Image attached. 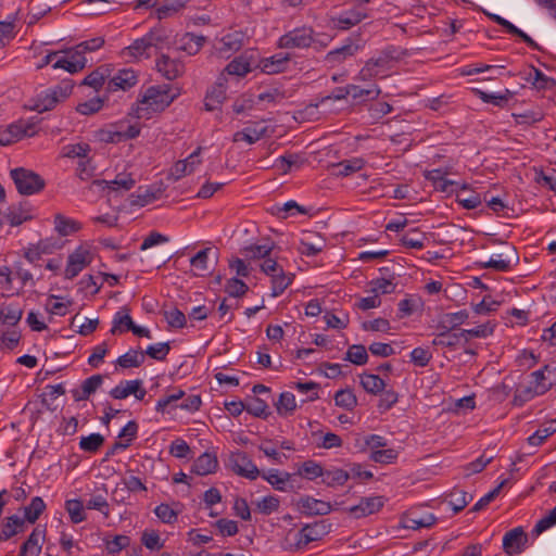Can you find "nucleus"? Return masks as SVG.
Listing matches in <instances>:
<instances>
[{
    "label": "nucleus",
    "instance_id": "obj_1",
    "mask_svg": "<svg viewBox=\"0 0 556 556\" xmlns=\"http://www.w3.org/2000/svg\"><path fill=\"white\" fill-rule=\"evenodd\" d=\"M176 97L169 85L151 86L142 94L134 113L137 118H149L151 113L164 111Z\"/></svg>",
    "mask_w": 556,
    "mask_h": 556
},
{
    "label": "nucleus",
    "instance_id": "obj_2",
    "mask_svg": "<svg viewBox=\"0 0 556 556\" xmlns=\"http://www.w3.org/2000/svg\"><path fill=\"white\" fill-rule=\"evenodd\" d=\"M329 525L318 521L305 525L298 531H289L283 540L282 548L289 552L304 549L309 543L321 540L328 533Z\"/></svg>",
    "mask_w": 556,
    "mask_h": 556
},
{
    "label": "nucleus",
    "instance_id": "obj_3",
    "mask_svg": "<svg viewBox=\"0 0 556 556\" xmlns=\"http://www.w3.org/2000/svg\"><path fill=\"white\" fill-rule=\"evenodd\" d=\"M74 88V83L71 79H64L54 87H51L34 100L31 109L40 113L54 109L60 102L67 99Z\"/></svg>",
    "mask_w": 556,
    "mask_h": 556
},
{
    "label": "nucleus",
    "instance_id": "obj_4",
    "mask_svg": "<svg viewBox=\"0 0 556 556\" xmlns=\"http://www.w3.org/2000/svg\"><path fill=\"white\" fill-rule=\"evenodd\" d=\"M393 61V51L389 49L383 50L365 63L355 79L368 81L376 77H386L392 67Z\"/></svg>",
    "mask_w": 556,
    "mask_h": 556
},
{
    "label": "nucleus",
    "instance_id": "obj_5",
    "mask_svg": "<svg viewBox=\"0 0 556 556\" xmlns=\"http://www.w3.org/2000/svg\"><path fill=\"white\" fill-rule=\"evenodd\" d=\"M10 175L15 184L17 191L23 195H31L38 193L46 186L45 179L40 175L24 167L12 169Z\"/></svg>",
    "mask_w": 556,
    "mask_h": 556
},
{
    "label": "nucleus",
    "instance_id": "obj_6",
    "mask_svg": "<svg viewBox=\"0 0 556 556\" xmlns=\"http://www.w3.org/2000/svg\"><path fill=\"white\" fill-rule=\"evenodd\" d=\"M314 42V30L309 26L296 27L279 38L278 46L282 49H305Z\"/></svg>",
    "mask_w": 556,
    "mask_h": 556
},
{
    "label": "nucleus",
    "instance_id": "obj_7",
    "mask_svg": "<svg viewBox=\"0 0 556 556\" xmlns=\"http://www.w3.org/2000/svg\"><path fill=\"white\" fill-rule=\"evenodd\" d=\"M519 262L518 252L515 247L510 244H504L502 250L491 257L489 261L481 263L484 268H492L497 271L506 273L511 269L514 265Z\"/></svg>",
    "mask_w": 556,
    "mask_h": 556
},
{
    "label": "nucleus",
    "instance_id": "obj_8",
    "mask_svg": "<svg viewBox=\"0 0 556 556\" xmlns=\"http://www.w3.org/2000/svg\"><path fill=\"white\" fill-rule=\"evenodd\" d=\"M159 38L155 34L149 33L142 38L136 39L130 46L122 50V55L125 59L140 60L142 58H150V50L156 45Z\"/></svg>",
    "mask_w": 556,
    "mask_h": 556
},
{
    "label": "nucleus",
    "instance_id": "obj_9",
    "mask_svg": "<svg viewBox=\"0 0 556 556\" xmlns=\"http://www.w3.org/2000/svg\"><path fill=\"white\" fill-rule=\"evenodd\" d=\"M528 534L522 527L507 531L503 536V549L508 556L521 554L528 545Z\"/></svg>",
    "mask_w": 556,
    "mask_h": 556
},
{
    "label": "nucleus",
    "instance_id": "obj_10",
    "mask_svg": "<svg viewBox=\"0 0 556 556\" xmlns=\"http://www.w3.org/2000/svg\"><path fill=\"white\" fill-rule=\"evenodd\" d=\"M229 462L231 469L241 477L255 480L260 476L258 468L244 452L232 453Z\"/></svg>",
    "mask_w": 556,
    "mask_h": 556
},
{
    "label": "nucleus",
    "instance_id": "obj_11",
    "mask_svg": "<svg viewBox=\"0 0 556 556\" xmlns=\"http://www.w3.org/2000/svg\"><path fill=\"white\" fill-rule=\"evenodd\" d=\"M156 70L167 80H174L185 73V64L179 59H172L167 54H161L156 60Z\"/></svg>",
    "mask_w": 556,
    "mask_h": 556
},
{
    "label": "nucleus",
    "instance_id": "obj_12",
    "mask_svg": "<svg viewBox=\"0 0 556 556\" xmlns=\"http://www.w3.org/2000/svg\"><path fill=\"white\" fill-rule=\"evenodd\" d=\"M91 262V254L84 248L76 249L70 254L65 268V278L73 279Z\"/></svg>",
    "mask_w": 556,
    "mask_h": 556
},
{
    "label": "nucleus",
    "instance_id": "obj_13",
    "mask_svg": "<svg viewBox=\"0 0 556 556\" xmlns=\"http://www.w3.org/2000/svg\"><path fill=\"white\" fill-rule=\"evenodd\" d=\"M224 74L218 77L217 83L206 92L204 99V108L206 111H215L220 108L223 102L226 100V87H225Z\"/></svg>",
    "mask_w": 556,
    "mask_h": 556
},
{
    "label": "nucleus",
    "instance_id": "obj_14",
    "mask_svg": "<svg viewBox=\"0 0 556 556\" xmlns=\"http://www.w3.org/2000/svg\"><path fill=\"white\" fill-rule=\"evenodd\" d=\"M384 505L382 496L363 497L359 504L350 507L349 511L356 518L366 517L379 511Z\"/></svg>",
    "mask_w": 556,
    "mask_h": 556
},
{
    "label": "nucleus",
    "instance_id": "obj_15",
    "mask_svg": "<svg viewBox=\"0 0 556 556\" xmlns=\"http://www.w3.org/2000/svg\"><path fill=\"white\" fill-rule=\"evenodd\" d=\"M201 150H202V148L199 147L188 157H186L185 160L178 161L173 166L170 174H172V176H174V178L176 180L194 172L197 165H199L201 163V160H200Z\"/></svg>",
    "mask_w": 556,
    "mask_h": 556
},
{
    "label": "nucleus",
    "instance_id": "obj_16",
    "mask_svg": "<svg viewBox=\"0 0 556 556\" xmlns=\"http://www.w3.org/2000/svg\"><path fill=\"white\" fill-rule=\"evenodd\" d=\"M137 74L131 68L119 70L108 83L109 91L127 90L137 84Z\"/></svg>",
    "mask_w": 556,
    "mask_h": 556
},
{
    "label": "nucleus",
    "instance_id": "obj_17",
    "mask_svg": "<svg viewBox=\"0 0 556 556\" xmlns=\"http://www.w3.org/2000/svg\"><path fill=\"white\" fill-rule=\"evenodd\" d=\"M265 137H269L268 127L254 124L253 126H248L244 129L235 132L232 136V141H245L249 144H253Z\"/></svg>",
    "mask_w": 556,
    "mask_h": 556
},
{
    "label": "nucleus",
    "instance_id": "obj_18",
    "mask_svg": "<svg viewBox=\"0 0 556 556\" xmlns=\"http://www.w3.org/2000/svg\"><path fill=\"white\" fill-rule=\"evenodd\" d=\"M358 49L359 46L350 39L340 48L329 51L325 56V61L331 66L341 64L348 58L353 56Z\"/></svg>",
    "mask_w": 556,
    "mask_h": 556
},
{
    "label": "nucleus",
    "instance_id": "obj_19",
    "mask_svg": "<svg viewBox=\"0 0 556 556\" xmlns=\"http://www.w3.org/2000/svg\"><path fill=\"white\" fill-rule=\"evenodd\" d=\"M218 467V460L215 454L203 453L200 455L192 465V472L199 476H206L215 472Z\"/></svg>",
    "mask_w": 556,
    "mask_h": 556
},
{
    "label": "nucleus",
    "instance_id": "obj_20",
    "mask_svg": "<svg viewBox=\"0 0 556 556\" xmlns=\"http://www.w3.org/2000/svg\"><path fill=\"white\" fill-rule=\"evenodd\" d=\"M205 42V37L193 33L184 34L178 40V49L187 52L189 55H195Z\"/></svg>",
    "mask_w": 556,
    "mask_h": 556
},
{
    "label": "nucleus",
    "instance_id": "obj_21",
    "mask_svg": "<svg viewBox=\"0 0 556 556\" xmlns=\"http://www.w3.org/2000/svg\"><path fill=\"white\" fill-rule=\"evenodd\" d=\"M290 61L288 53H277L262 61L261 68L266 74H277L283 72Z\"/></svg>",
    "mask_w": 556,
    "mask_h": 556
},
{
    "label": "nucleus",
    "instance_id": "obj_22",
    "mask_svg": "<svg viewBox=\"0 0 556 556\" xmlns=\"http://www.w3.org/2000/svg\"><path fill=\"white\" fill-rule=\"evenodd\" d=\"M43 536L45 531L35 528L22 544L18 556H38L41 552L40 539H43Z\"/></svg>",
    "mask_w": 556,
    "mask_h": 556
},
{
    "label": "nucleus",
    "instance_id": "obj_23",
    "mask_svg": "<svg viewBox=\"0 0 556 556\" xmlns=\"http://www.w3.org/2000/svg\"><path fill=\"white\" fill-rule=\"evenodd\" d=\"M438 328L441 329V331L432 341V344L435 346L454 348L460 342L462 339H464L463 336H459V331L455 332L447 326L440 325Z\"/></svg>",
    "mask_w": 556,
    "mask_h": 556
},
{
    "label": "nucleus",
    "instance_id": "obj_24",
    "mask_svg": "<svg viewBox=\"0 0 556 556\" xmlns=\"http://www.w3.org/2000/svg\"><path fill=\"white\" fill-rule=\"evenodd\" d=\"M96 182L104 185L105 188L112 191H128L135 187L136 180L129 173H119L113 180H101Z\"/></svg>",
    "mask_w": 556,
    "mask_h": 556
},
{
    "label": "nucleus",
    "instance_id": "obj_25",
    "mask_svg": "<svg viewBox=\"0 0 556 556\" xmlns=\"http://www.w3.org/2000/svg\"><path fill=\"white\" fill-rule=\"evenodd\" d=\"M526 80L533 85L538 90L552 89L556 85V80L546 76L539 68L531 66L527 74Z\"/></svg>",
    "mask_w": 556,
    "mask_h": 556
},
{
    "label": "nucleus",
    "instance_id": "obj_26",
    "mask_svg": "<svg viewBox=\"0 0 556 556\" xmlns=\"http://www.w3.org/2000/svg\"><path fill=\"white\" fill-rule=\"evenodd\" d=\"M23 316V309L13 303H3L0 306V324L7 326H15Z\"/></svg>",
    "mask_w": 556,
    "mask_h": 556
},
{
    "label": "nucleus",
    "instance_id": "obj_27",
    "mask_svg": "<svg viewBox=\"0 0 556 556\" xmlns=\"http://www.w3.org/2000/svg\"><path fill=\"white\" fill-rule=\"evenodd\" d=\"M30 218L29 210L23 203L9 206L7 213H4V220L7 219L13 227L20 226Z\"/></svg>",
    "mask_w": 556,
    "mask_h": 556
},
{
    "label": "nucleus",
    "instance_id": "obj_28",
    "mask_svg": "<svg viewBox=\"0 0 556 556\" xmlns=\"http://www.w3.org/2000/svg\"><path fill=\"white\" fill-rule=\"evenodd\" d=\"M437 521V518L433 514H424L417 515L415 513H410L406 516L404 521V527L407 529L418 530L421 528H430Z\"/></svg>",
    "mask_w": 556,
    "mask_h": 556
},
{
    "label": "nucleus",
    "instance_id": "obj_29",
    "mask_svg": "<svg viewBox=\"0 0 556 556\" xmlns=\"http://www.w3.org/2000/svg\"><path fill=\"white\" fill-rule=\"evenodd\" d=\"M243 46V35L239 31L225 35L220 39L219 52L229 54L239 51Z\"/></svg>",
    "mask_w": 556,
    "mask_h": 556
},
{
    "label": "nucleus",
    "instance_id": "obj_30",
    "mask_svg": "<svg viewBox=\"0 0 556 556\" xmlns=\"http://www.w3.org/2000/svg\"><path fill=\"white\" fill-rule=\"evenodd\" d=\"M54 228L59 235L65 237L77 232L81 225L77 220L58 213L54 215Z\"/></svg>",
    "mask_w": 556,
    "mask_h": 556
},
{
    "label": "nucleus",
    "instance_id": "obj_31",
    "mask_svg": "<svg viewBox=\"0 0 556 556\" xmlns=\"http://www.w3.org/2000/svg\"><path fill=\"white\" fill-rule=\"evenodd\" d=\"M275 407L278 415L281 417L293 415L294 410L296 409V401L294 394L288 391L282 392L279 395L278 401L275 403Z\"/></svg>",
    "mask_w": 556,
    "mask_h": 556
},
{
    "label": "nucleus",
    "instance_id": "obj_32",
    "mask_svg": "<svg viewBox=\"0 0 556 556\" xmlns=\"http://www.w3.org/2000/svg\"><path fill=\"white\" fill-rule=\"evenodd\" d=\"M112 324V334L129 331L134 324L132 318L129 315V309L127 307H123L121 311H118L115 314Z\"/></svg>",
    "mask_w": 556,
    "mask_h": 556
},
{
    "label": "nucleus",
    "instance_id": "obj_33",
    "mask_svg": "<svg viewBox=\"0 0 556 556\" xmlns=\"http://www.w3.org/2000/svg\"><path fill=\"white\" fill-rule=\"evenodd\" d=\"M294 275L286 274L283 269L271 276V296L280 295L292 282Z\"/></svg>",
    "mask_w": 556,
    "mask_h": 556
},
{
    "label": "nucleus",
    "instance_id": "obj_34",
    "mask_svg": "<svg viewBox=\"0 0 556 556\" xmlns=\"http://www.w3.org/2000/svg\"><path fill=\"white\" fill-rule=\"evenodd\" d=\"M24 519L21 517L13 515L7 518L5 523L2 527V531L0 533V541H7L13 535L23 531Z\"/></svg>",
    "mask_w": 556,
    "mask_h": 556
},
{
    "label": "nucleus",
    "instance_id": "obj_35",
    "mask_svg": "<svg viewBox=\"0 0 556 556\" xmlns=\"http://www.w3.org/2000/svg\"><path fill=\"white\" fill-rule=\"evenodd\" d=\"M112 127L117 128L122 142L137 138L141 130L139 123H129L128 121H119L113 124Z\"/></svg>",
    "mask_w": 556,
    "mask_h": 556
},
{
    "label": "nucleus",
    "instance_id": "obj_36",
    "mask_svg": "<svg viewBox=\"0 0 556 556\" xmlns=\"http://www.w3.org/2000/svg\"><path fill=\"white\" fill-rule=\"evenodd\" d=\"M556 432V419L549 420L543 428L538 429L528 438V444L531 446H540L543 442Z\"/></svg>",
    "mask_w": 556,
    "mask_h": 556
},
{
    "label": "nucleus",
    "instance_id": "obj_37",
    "mask_svg": "<svg viewBox=\"0 0 556 556\" xmlns=\"http://www.w3.org/2000/svg\"><path fill=\"white\" fill-rule=\"evenodd\" d=\"M350 479V472L341 468L324 470L323 482L328 486L343 485Z\"/></svg>",
    "mask_w": 556,
    "mask_h": 556
},
{
    "label": "nucleus",
    "instance_id": "obj_38",
    "mask_svg": "<svg viewBox=\"0 0 556 556\" xmlns=\"http://www.w3.org/2000/svg\"><path fill=\"white\" fill-rule=\"evenodd\" d=\"M24 138L23 128L20 121L13 123L7 127V129L0 131V146H10Z\"/></svg>",
    "mask_w": 556,
    "mask_h": 556
},
{
    "label": "nucleus",
    "instance_id": "obj_39",
    "mask_svg": "<svg viewBox=\"0 0 556 556\" xmlns=\"http://www.w3.org/2000/svg\"><path fill=\"white\" fill-rule=\"evenodd\" d=\"M442 169H432L426 173V178L434 184V186L443 192L453 191L451 187L458 186L456 181L446 179Z\"/></svg>",
    "mask_w": 556,
    "mask_h": 556
},
{
    "label": "nucleus",
    "instance_id": "obj_40",
    "mask_svg": "<svg viewBox=\"0 0 556 556\" xmlns=\"http://www.w3.org/2000/svg\"><path fill=\"white\" fill-rule=\"evenodd\" d=\"M362 387L371 394H378L386 388V382L378 375L363 374L361 375Z\"/></svg>",
    "mask_w": 556,
    "mask_h": 556
},
{
    "label": "nucleus",
    "instance_id": "obj_41",
    "mask_svg": "<svg viewBox=\"0 0 556 556\" xmlns=\"http://www.w3.org/2000/svg\"><path fill=\"white\" fill-rule=\"evenodd\" d=\"M263 478L270 483L278 491H287L288 481L291 475L288 472H280L277 469H270L267 473L263 475Z\"/></svg>",
    "mask_w": 556,
    "mask_h": 556
},
{
    "label": "nucleus",
    "instance_id": "obj_42",
    "mask_svg": "<svg viewBox=\"0 0 556 556\" xmlns=\"http://www.w3.org/2000/svg\"><path fill=\"white\" fill-rule=\"evenodd\" d=\"M366 17V13H363L359 10H351L349 12L341 14L336 21L337 26L340 29H349L350 27L358 24Z\"/></svg>",
    "mask_w": 556,
    "mask_h": 556
},
{
    "label": "nucleus",
    "instance_id": "obj_43",
    "mask_svg": "<svg viewBox=\"0 0 556 556\" xmlns=\"http://www.w3.org/2000/svg\"><path fill=\"white\" fill-rule=\"evenodd\" d=\"M140 379L122 381L110 391V395L116 400L126 399L132 394V392L137 391Z\"/></svg>",
    "mask_w": 556,
    "mask_h": 556
},
{
    "label": "nucleus",
    "instance_id": "obj_44",
    "mask_svg": "<svg viewBox=\"0 0 556 556\" xmlns=\"http://www.w3.org/2000/svg\"><path fill=\"white\" fill-rule=\"evenodd\" d=\"M365 165V161L361 157H354L351 160H344L338 164H334L333 167L338 169L337 175L339 176H349L355 172L361 170Z\"/></svg>",
    "mask_w": 556,
    "mask_h": 556
},
{
    "label": "nucleus",
    "instance_id": "obj_45",
    "mask_svg": "<svg viewBox=\"0 0 556 556\" xmlns=\"http://www.w3.org/2000/svg\"><path fill=\"white\" fill-rule=\"evenodd\" d=\"M45 509L46 504L40 496L31 498L30 504L24 508L25 520L35 523Z\"/></svg>",
    "mask_w": 556,
    "mask_h": 556
},
{
    "label": "nucleus",
    "instance_id": "obj_46",
    "mask_svg": "<svg viewBox=\"0 0 556 556\" xmlns=\"http://www.w3.org/2000/svg\"><path fill=\"white\" fill-rule=\"evenodd\" d=\"M475 93L485 103H492L496 106H504L514 93L506 89L503 94L488 93L485 91L475 89Z\"/></svg>",
    "mask_w": 556,
    "mask_h": 556
},
{
    "label": "nucleus",
    "instance_id": "obj_47",
    "mask_svg": "<svg viewBox=\"0 0 556 556\" xmlns=\"http://www.w3.org/2000/svg\"><path fill=\"white\" fill-rule=\"evenodd\" d=\"M493 331L494 325L488 321L472 329L459 330V336H463L464 340L468 341L470 338H486L491 336Z\"/></svg>",
    "mask_w": 556,
    "mask_h": 556
},
{
    "label": "nucleus",
    "instance_id": "obj_48",
    "mask_svg": "<svg viewBox=\"0 0 556 556\" xmlns=\"http://www.w3.org/2000/svg\"><path fill=\"white\" fill-rule=\"evenodd\" d=\"M225 72L229 75L244 76L251 72V64L245 58L241 55L229 62L225 67Z\"/></svg>",
    "mask_w": 556,
    "mask_h": 556
},
{
    "label": "nucleus",
    "instance_id": "obj_49",
    "mask_svg": "<svg viewBox=\"0 0 556 556\" xmlns=\"http://www.w3.org/2000/svg\"><path fill=\"white\" fill-rule=\"evenodd\" d=\"M144 362V353L130 350L117 358V364L123 368L139 367Z\"/></svg>",
    "mask_w": 556,
    "mask_h": 556
},
{
    "label": "nucleus",
    "instance_id": "obj_50",
    "mask_svg": "<svg viewBox=\"0 0 556 556\" xmlns=\"http://www.w3.org/2000/svg\"><path fill=\"white\" fill-rule=\"evenodd\" d=\"M345 359L355 365H365L368 361L367 350L363 344H353L346 351Z\"/></svg>",
    "mask_w": 556,
    "mask_h": 556
},
{
    "label": "nucleus",
    "instance_id": "obj_51",
    "mask_svg": "<svg viewBox=\"0 0 556 556\" xmlns=\"http://www.w3.org/2000/svg\"><path fill=\"white\" fill-rule=\"evenodd\" d=\"M184 7L185 2L181 0H164V2L156 9V16L159 20L167 18L179 12Z\"/></svg>",
    "mask_w": 556,
    "mask_h": 556
},
{
    "label": "nucleus",
    "instance_id": "obj_52",
    "mask_svg": "<svg viewBox=\"0 0 556 556\" xmlns=\"http://www.w3.org/2000/svg\"><path fill=\"white\" fill-rule=\"evenodd\" d=\"M245 410L249 414L253 415L254 417H258V418H267L270 414L268 412L267 403L260 397H252L245 404Z\"/></svg>",
    "mask_w": 556,
    "mask_h": 556
},
{
    "label": "nucleus",
    "instance_id": "obj_53",
    "mask_svg": "<svg viewBox=\"0 0 556 556\" xmlns=\"http://www.w3.org/2000/svg\"><path fill=\"white\" fill-rule=\"evenodd\" d=\"M334 402L337 406L351 410L356 406L357 399L350 389H342L334 394Z\"/></svg>",
    "mask_w": 556,
    "mask_h": 556
},
{
    "label": "nucleus",
    "instance_id": "obj_54",
    "mask_svg": "<svg viewBox=\"0 0 556 556\" xmlns=\"http://www.w3.org/2000/svg\"><path fill=\"white\" fill-rule=\"evenodd\" d=\"M90 152V146L88 143H75L63 147L62 155L64 157L75 159L78 157L84 160Z\"/></svg>",
    "mask_w": 556,
    "mask_h": 556
},
{
    "label": "nucleus",
    "instance_id": "obj_55",
    "mask_svg": "<svg viewBox=\"0 0 556 556\" xmlns=\"http://www.w3.org/2000/svg\"><path fill=\"white\" fill-rule=\"evenodd\" d=\"M426 239L425 233L419 232L417 229H412L403 235L401 242L403 245L410 249H422Z\"/></svg>",
    "mask_w": 556,
    "mask_h": 556
},
{
    "label": "nucleus",
    "instance_id": "obj_56",
    "mask_svg": "<svg viewBox=\"0 0 556 556\" xmlns=\"http://www.w3.org/2000/svg\"><path fill=\"white\" fill-rule=\"evenodd\" d=\"M66 511L72 522L79 523L86 519L83 502L79 500H68L65 503Z\"/></svg>",
    "mask_w": 556,
    "mask_h": 556
},
{
    "label": "nucleus",
    "instance_id": "obj_57",
    "mask_svg": "<svg viewBox=\"0 0 556 556\" xmlns=\"http://www.w3.org/2000/svg\"><path fill=\"white\" fill-rule=\"evenodd\" d=\"M211 249L206 248L199 251L191 257L190 264L197 270L198 276H204L208 271L207 258Z\"/></svg>",
    "mask_w": 556,
    "mask_h": 556
},
{
    "label": "nucleus",
    "instance_id": "obj_58",
    "mask_svg": "<svg viewBox=\"0 0 556 556\" xmlns=\"http://www.w3.org/2000/svg\"><path fill=\"white\" fill-rule=\"evenodd\" d=\"M104 438L100 433H91L88 437H81L79 442L80 450L85 452H97L103 444Z\"/></svg>",
    "mask_w": 556,
    "mask_h": 556
},
{
    "label": "nucleus",
    "instance_id": "obj_59",
    "mask_svg": "<svg viewBox=\"0 0 556 556\" xmlns=\"http://www.w3.org/2000/svg\"><path fill=\"white\" fill-rule=\"evenodd\" d=\"M106 68L99 67L96 71L91 72L89 75H87L81 85H86L89 87H92L93 89L98 90L101 88L105 81L106 78Z\"/></svg>",
    "mask_w": 556,
    "mask_h": 556
},
{
    "label": "nucleus",
    "instance_id": "obj_60",
    "mask_svg": "<svg viewBox=\"0 0 556 556\" xmlns=\"http://www.w3.org/2000/svg\"><path fill=\"white\" fill-rule=\"evenodd\" d=\"M349 93L354 100L363 98L376 99L380 94V89L377 86L365 89L356 85H348Z\"/></svg>",
    "mask_w": 556,
    "mask_h": 556
},
{
    "label": "nucleus",
    "instance_id": "obj_61",
    "mask_svg": "<svg viewBox=\"0 0 556 556\" xmlns=\"http://www.w3.org/2000/svg\"><path fill=\"white\" fill-rule=\"evenodd\" d=\"M154 514L162 522L168 525L176 522L178 518V513L165 503L157 505L154 509Z\"/></svg>",
    "mask_w": 556,
    "mask_h": 556
},
{
    "label": "nucleus",
    "instance_id": "obj_62",
    "mask_svg": "<svg viewBox=\"0 0 556 556\" xmlns=\"http://www.w3.org/2000/svg\"><path fill=\"white\" fill-rule=\"evenodd\" d=\"M141 543L151 551L161 549L164 546L159 532L155 530H144L141 535Z\"/></svg>",
    "mask_w": 556,
    "mask_h": 556
},
{
    "label": "nucleus",
    "instance_id": "obj_63",
    "mask_svg": "<svg viewBox=\"0 0 556 556\" xmlns=\"http://www.w3.org/2000/svg\"><path fill=\"white\" fill-rule=\"evenodd\" d=\"M164 316L168 326L172 328H182L186 326V315L177 307L165 311Z\"/></svg>",
    "mask_w": 556,
    "mask_h": 556
},
{
    "label": "nucleus",
    "instance_id": "obj_64",
    "mask_svg": "<svg viewBox=\"0 0 556 556\" xmlns=\"http://www.w3.org/2000/svg\"><path fill=\"white\" fill-rule=\"evenodd\" d=\"M556 525V506L548 511L546 516L541 518L534 526L532 533L535 535H540L544 531Z\"/></svg>",
    "mask_w": 556,
    "mask_h": 556
}]
</instances>
